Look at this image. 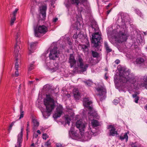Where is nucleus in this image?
I'll list each match as a JSON object with an SVG mask.
<instances>
[{"label":"nucleus","mask_w":147,"mask_h":147,"mask_svg":"<svg viewBox=\"0 0 147 147\" xmlns=\"http://www.w3.org/2000/svg\"><path fill=\"white\" fill-rule=\"evenodd\" d=\"M37 132L39 134H41V132H40V130H37Z\"/></svg>","instance_id":"4d7b16f0"},{"label":"nucleus","mask_w":147,"mask_h":147,"mask_svg":"<svg viewBox=\"0 0 147 147\" xmlns=\"http://www.w3.org/2000/svg\"><path fill=\"white\" fill-rule=\"evenodd\" d=\"M70 137L73 139H80L84 141H88L90 140L93 134L94 136L96 135V133L93 132L91 130L89 129L86 131L84 135L81 134H78L74 128L71 127L69 132Z\"/></svg>","instance_id":"39448f33"},{"label":"nucleus","mask_w":147,"mask_h":147,"mask_svg":"<svg viewBox=\"0 0 147 147\" xmlns=\"http://www.w3.org/2000/svg\"><path fill=\"white\" fill-rule=\"evenodd\" d=\"M58 18H54L53 20V21L54 22H56L58 20Z\"/></svg>","instance_id":"3c124183"},{"label":"nucleus","mask_w":147,"mask_h":147,"mask_svg":"<svg viewBox=\"0 0 147 147\" xmlns=\"http://www.w3.org/2000/svg\"><path fill=\"white\" fill-rule=\"evenodd\" d=\"M57 96V93H52L46 94V97L44 100V103L45 106L47 110H42L41 111L43 117L47 118L50 115L52 110L55 107V99Z\"/></svg>","instance_id":"20e7f679"},{"label":"nucleus","mask_w":147,"mask_h":147,"mask_svg":"<svg viewBox=\"0 0 147 147\" xmlns=\"http://www.w3.org/2000/svg\"><path fill=\"white\" fill-rule=\"evenodd\" d=\"M98 92L97 96L101 101L104 100L106 97V92L105 88L104 86H100L96 88Z\"/></svg>","instance_id":"ddd939ff"},{"label":"nucleus","mask_w":147,"mask_h":147,"mask_svg":"<svg viewBox=\"0 0 147 147\" xmlns=\"http://www.w3.org/2000/svg\"><path fill=\"white\" fill-rule=\"evenodd\" d=\"M68 62L70 64V67L71 68L76 65V61L75 59L73 54H71L70 55L69 59Z\"/></svg>","instance_id":"4be33fe9"},{"label":"nucleus","mask_w":147,"mask_h":147,"mask_svg":"<svg viewBox=\"0 0 147 147\" xmlns=\"http://www.w3.org/2000/svg\"><path fill=\"white\" fill-rule=\"evenodd\" d=\"M118 69L119 71V76L115 75L114 77V81L115 84L119 82L123 87L127 89L130 93L135 91L139 88L144 87H146V85L144 82H140L137 81V78L135 74L131 72L129 69L119 66Z\"/></svg>","instance_id":"f257e3e1"},{"label":"nucleus","mask_w":147,"mask_h":147,"mask_svg":"<svg viewBox=\"0 0 147 147\" xmlns=\"http://www.w3.org/2000/svg\"><path fill=\"white\" fill-rule=\"evenodd\" d=\"M48 53V50L44 53L41 56V58L45 62L44 66L45 68L51 72H54L56 71L58 69L59 65L56 63L53 64H51L47 62L49 58L47 56V54Z\"/></svg>","instance_id":"0eeeda50"},{"label":"nucleus","mask_w":147,"mask_h":147,"mask_svg":"<svg viewBox=\"0 0 147 147\" xmlns=\"http://www.w3.org/2000/svg\"><path fill=\"white\" fill-rule=\"evenodd\" d=\"M128 133H124L123 136H120L119 137V139L121 141L125 140V141L127 142L128 141V136L127 135Z\"/></svg>","instance_id":"c85d7f7f"},{"label":"nucleus","mask_w":147,"mask_h":147,"mask_svg":"<svg viewBox=\"0 0 147 147\" xmlns=\"http://www.w3.org/2000/svg\"><path fill=\"white\" fill-rule=\"evenodd\" d=\"M34 9V7H31V11H33V9Z\"/></svg>","instance_id":"680f3d73"},{"label":"nucleus","mask_w":147,"mask_h":147,"mask_svg":"<svg viewBox=\"0 0 147 147\" xmlns=\"http://www.w3.org/2000/svg\"><path fill=\"white\" fill-rule=\"evenodd\" d=\"M131 147H137L135 144L133 143H131Z\"/></svg>","instance_id":"49530a36"},{"label":"nucleus","mask_w":147,"mask_h":147,"mask_svg":"<svg viewBox=\"0 0 147 147\" xmlns=\"http://www.w3.org/2000/svg\"><path fill=\"white\" fill-rule=\"evenodd\" d=\"M144 34H145V35H146V32H144Z\"/></svg>","instance_id":"338daca9"},{"label":"nucleus","mask_w":147,"mask_h":147,"mask_svg":"<svg viewBox=\"0 0 147 147\" xmlns=\"http://www.w3.org/2000/svg\"><path fill=\"white\" fill-rule=\"evenodd\" d=\"M38 5L39 6V11L40 16L41 15V19L43 20L45 19L46 17V12L47 9V5L46 4H43L42 3H38Z\"/></svg>","instance_id":"4468645a"},{"label":"nucleus","mask_w":147,"mask_h":147,"mask_svg":"<svg viewBox=\"0 0 147 147\" xmlns=\"http://www.w3.org/2000/svg\"><path fill=\"white\" fill-rule=\"evenodd\" d=\"M117 24L112 32L107 31V34L109 41L111 38L119 43L126 41L129 36L127 26L129 24L130 18L127 13H119L117 15Z\"/></svg>","instance_id":"f03ea898"},{"label":"nucleus","mask_w":147,"mask_h":147,"mask_svg":"<svg viewBox=\"0 0 147 147\" xmlns=\"http://www.w3.org/2000/svg\"><path fill=\"white\" fill-rule=\"evenodd\" d=\"M73 93L76 99L78 100L80 99V94L77 88H75L73 90Z\"/></svg>","instance_id":"393cba45"},{"label":"nucleus","mask_w":147,"mask_h":147,"mask_svg":"<svg viewBox=\"0 0 147 147\" xmlns=\"http://www.w3.org/2000/svg\"><path fill=\"white\" fill-rule=\"evenodd\" d=\"M23 108V105L22 104H21L20 106V111L23 110L22 109Z\"/></svg>","instance_id":"603ef678"},{"label":"nucleus","mask_w":147,"mask_h":147,"mask_svg":"<svg viewBox=\"0 0 147 147\" xmlns=\"http://www.w3.org/2000/svg\"><path fill=\"white\" fill-rule=\"evenodd\" d=\"M145 109L147 110V104L146 105L145 107Z\"/></svg>","instance_id":"e2e57ef3"},{"label":"nucleus","mask_w":147,"mask_h":147,"mask_svg":"<svg viewBox=\"0 0 147 147\" xmlns=\"http://www.w3.org/2000/svg\"><path fill=\"white\" fill-rule=\"evenodd\" d=\"M51 143L50 140H49L47 142H46L45 144V146L46 147H51Z\"/></svg>","instance_id":"72a5a7b5"},{"label":"nucleus","mask_w":147,"mask_h":147,"mask_svg":"<svg viewBox=\"0 0 147 147\" xmlns=\"http://www.w3.org/2000/svg\"><path fill=\"white\" fill-rule=\"evenodd\" d=\"M23 131V128L22 127L21 132L18 135L17 142L16 144L15 147H21V144L22 143V141Z\"/></svg>","instance_id":"6ab92c4d"},{"label":"nucleus","mask_w":147,"mask_h":147,"mask_svg":"<svg viewBox=\"0 0 147 147\" xmlns=\"http://www.w3.org/2000/svg\"><path fill=\"white\" fill-rule=\"evenodd\" d=\"M67 42L68 44L70 45H72V43L71 41V40L70 38H67Z\"/></svg>","instance_id":"37998d69"},{"label":"nucleus","mask_w":147,"mask_h":147,"mask_svg":"<svg viewBox=\"0 0 147 147\" xmlns=\"http://www.w3.org/2000/svg\"><path fill=\"white\" fill-rule=\"evenodd\" d=\"M34 143H32V144L31 145V146H34Z\"/></svg>","instance_id":"69168bd1"},{"label":"nucleus","mask_w":147,"mask_h":147,"mask_svg":"<svg viewBox=\"0 0 147 147\" xmlns=\"http://www.w3.org/2000/svg\"><path fill=\"white\" fill-rule=\"evenodd\" d=\"M20 117L19 118V119H20L22 118H23L24 117V112L23 110L20 111Z\"/></svg>","instance_id":"4c0bfd02"},{"label":"nucleus","mask_w":147,"mask_h":147,"mask_svg":"<svg viewBox=\"0 0 147 147\" xmlns=\"http://www.w3.org/2000/svg\"><path fill=\"white\" fill-rule=\"evenodd\" d=\"M15 36L16 43L15 45L14 53L16 58L15 68L16 71L15 72V75L16 76H18L19 75V73L18 70L19 65L18 61L20 57V55L19 53V49H20V46L19 45L20 43V32H17Z\"/></svg>","instance_id":"423d86ee"},{"label":"nucleus","mask_w":147,"mask_h":147,"mask_svg":"<svg viewBox=\"0 0 147 147\" xmlns=\"http://www.w3.org/2000/svg\"><path fill=\"white\" fill-rule=\"evenodd\" d=\"M87 124L82 121L81 120L77 121L76 123V127L78 129L80 134L84 135V131L86 128Z\"/></svg>","instance_id":"2eb2a0df"},{"label":"nucleus","mask_w":147,"mask_h":147,"mask_svg":"<svg viewBox=\"0 0 147 147\" xmlns=\"http://www.w3.org/2000/svg\"><path fill=\"white\" fill-rule=\"evenodd\" d=\"M37 44V42H32L30 44V47H28L29 54H30L33 52L34 50L35 49V47Z\"/></svg>","instance_id":"5701e85b"},{"label":"nucleus","mask_w":147,"mask_h":147,"mask_svg":"<svg viewBox=\"0 0 147 147\" xmlns=\"http://www.w3.org/2000/svg\"><path fill=\"white\" fill-rule=\"evenodd\" d=\"M92 53L93 56L94 57H96L98 56V54L97 53L93 51L92 52Z\"/></svg>","instance_id":"58836bf2"},{"label":"nucleus","mask_w":147,"mask_h":147,"mask_svg":"<svg viewBox=\"0 0 147 147\" xmlns=\"http://www.w3.org/2000/svg\"><path fill=\"white\" fill-rule=\"evenodd\" d=\"M111 5V4H110V3L109 4V5H107V7H106L107 9H108V7Z\"/></svg>","instance_id":"13d9d810"},{"label":"nucleus","mask_w":147,"mask_h":147,"mask_svg":"<svg viewBox=\"0 0 147 147\" xmlns=\"http://www.w3.org/2000/svg\"><path fill=\"white\" fill-rule=\"evenodd\" d=\"M97 23L95 21H93L90 24V26L89 27V31L90 34H94L93 33L96 32L98 30Z\"/></svg>","instance_id":"f3484780"},{"label":"nucleus","mask_w":147,"mask_h":147,"mask_svg":"<svg viewBox=\"0 0 147 147\" xmlns=\"http://www.w3.org/2000/svg\"><path fill=\"white\" fill-rule=\"evenodd\" d=\"M88 116H89V119H90V120H91V119H90V118H91L92 117L93 118H97V119H98V115H97V117H95L93 116H90V115L88 113Z\"/></svg>","instance_id":"c03bdc74"},{"label":"nucleus","mask_w":147,"mask_h":147,"mask_svg":"<svg viewBox=\"0 0 147 147\" xmlns=\"http://www.w3.org/2000/svg\"><path fill=\"white\" fill-rule=\"evenodd\" d=\"M89 65L88 64H82V66L79 65L78 66L82 72H84L86 71L88 68V67Z\"/></svg>","instance_id":"bb28decb"},{"label":"nucleus","mask_w":147,"mask_h":147,"mask_svg":"<svg viewBox=\"0 0 147 147\" xmlns=\"http://www.w3.org/2000/svg\"><path fill=\"white\" fill-rule=\"evenodd\" d=\"M115 62L116 64H118L119 63V62H120L119 60L118 59H117V60H116Z\"/></svg>","instance_id":"5fc2aeb1"},{"label":"nucleus","mask_w":147,"mask_h":147,"mask_svg":"<svg viewBox=\"0 0 147 147\" xmlns=\"http://www.w3.org/2000/svg\"><path fill=\"white\" fill-rule=\"evenodd\" d=\"M56 147H62V145L60 143L56 144Z\"/></svg>","instance_id":"de8ad7c7"},{"label":"nucleus","mask_w":147,"mask_h":147,"mask_svg":"<svg viewBox=\"0 0 147 147\" xmlns=\"http://www.w3.org/2000/svg\"><path fill=\"white\" fill-rule=\"evenodd\" d=\"M63 113V108L62 106L59 105L58 107L56 109V111L53 115L54 118L57 119L60 117Z\"/></svg>","instance_id":"aec40b11"},{"label":"nucleus","mask_w":147,"mask_h":147,"mask_svg":"<svg viewBox=\"0 0 147 147\" xmlns=\"http://www.w3.org/2000/svg\"><path fill=\"white\" fill-rule=\"evenodd\" d=\"M136 64L140 66L147 65V59L144 57H138L135 61Z\"/></svg>","instance_id":"dca6fc26"},{"label":"nucleus","mask_w":147,"mask_h":147,"mask_svg":"<svg viewBox=\"0 0 147 147\" xmlns=\"http://www.w3.org/2000/svg\"><path fill=\"white\" fill-rule=\"evenodd\" d=\"M134 35L132 36V39L134 41L135 40H136V42H135V48L138 47V45H141L144 44V40L141 37V35L142 34V32L138 30H136L133 32Z\"/></svg>","instance_id":"9d476101"},{"label":"nucleus","mask_w":147,"mask_h":147,"mask_svg":"<svg viewBox=\"0 0 147 147\" xmlns=\"http://www.w3.org/2000/svg\"><path fill=\"white\" fill-rule=\"evenodd\" d=\"M111 9H110V10L107 11V14H109L110 13V12H111Z\"/></svg>","instance_id":"bf43d9fd"},{"label":"nucleus","mask_w":147,"mask_h":147,"mask_svg":"<svg viewBox=\"0 0 147 147\" xmlns=\"http://www.w3.org/2000/svg\"><path fill=\"white\" fill-rule=\"evenodd\" d=\"M34 61H32L29 65L28 66V69L29 71H31L34 69Z\"/></svg>","instance_id":"473e14b6"},{"label":"nucleus","mask_w":147,"mask_h":147,"mask_svg":"<svg viewBox=\"0 0 147 147\" xmlns=\"http://www.w3.org/2000/svg\"><path fill=\"white\" fill-rule=\"evenodd\" d=\"M80 0H65L64 4L68 10V15L71 17L70 21L73 24L71 26V29H73L74 32L76 33L74 35V38H80V36H83L82 34H80V24L77 17L78 16L76 13L74 8L72 5V4L78 5Z\"/></svg>","instance_id":"7ed1b4c3"},{"label":"nucleus","mask_w":147,"mask_h":147,"mask_svg":"<svg viewBox=\"0 0 147 147\" xmlns=\"http://www.w3.org/2000/svg\"><path fill=\"white\" fill-rule=\"evenodd\" d=\"M132 97L133 98H136L137 97H138V96L137 95V94H133L132 95Z\"/></svg>","instance_id":"864d4df0"},{"label":"nucleus","mask_w":147,"mask_h":147,"mask_svg":"<svg viewBox=\"0 0 147 147\" xmlns=\"http://www.w3.org/2000/svg\"><path fill=\"white\" fill-rule=\"evenodd\" d=\"M139 100V97H137L136 98H135L134 101L136 103H138V101Z\"/></svg>","instance_id":"09e8293b"},{"label":"nucleus","mask_w":147,"mask_h":147,"mask_svg":"<svg viewBox=\"0 0 147 147\" xmlns=\"http://www.w3.org/2000/svg\"><path fill=\"white\" fill-rule=\"evenodd\" d=\"M33 81H29V84H31L33 83Z\"/></svg>","instance_id":"052dcab7"},{"label":"nucleus","mask_w":147,"mask_h":147,"mask_svg":"<svg viewBox=\"0 0 147 147\" xmlns=\"http://www.w3.org/2000/svg\"><path fill=\"white\" fill-rule=\"evenodd\" d=\"M91 123L92 126L93 127L92 129L90 127H89L88 128L87 131H88L89 129H90V130H91L92 132H94L96 133V135H95V136H96L97 134L96 132V130L94 128V127L99 126L100 125V123L98 121L93 119L92 120ZM92 136H95L93 134L92 135Z\"/></svg>","instance_id":"a211bd4d"},{"label":"nucleus","mask_w":147,"mask_h":147,"mask_svg":"<svg viewBox=\"0 0 147 147\" xmlns=\"http://www.w3.org/2000/svg\"><path fill=\"white\" fill-rule=\"evenodd\" d=\"M74 116V114L73 113L70 116L69 115H65V123H66L67 124L69 125L70 123V121L71 120L73 119V116Z\"/></svg>","instance_id":"a878e982"},{"label":"nucleus","mask_w":147,"mask_h":147,"mask_svg":"<svg viewBox=\"0 0 147 147\" xmlns=\"http://www.w3.org/2000/svg\"><path fill=\"white\" fill-rule=\"evenodd\" d=\"M104 45L105 48L107 53H109L111 51L112 49L110 48L107 42L106 41L104 42Z\"/></svg>","instance_id":"c756f323"},{"label":"nucleus","mask_w":147,"mask_h":147,"mask_svg":"<svg viewBox=\"0 0 147 147\" xmlns=\"http://www.w3.org/2000/svg\"><path fill=\"white\" fill-rule=\"evenodd\" d=\"M48 137V136L46 134H44L42 135V138L43 139L46 140Z\"/></svg>","instance_id":"a19ab883"},{"label":"nucleus","mask_w":147,"mask_h":147,"mask_svg":"<svg viewBox=\"0 0 147 147\" xmlns=\"http://www.w3.org/2000/svg\"><path fill=\"white\" fill-rule=\"evenodd\" d=\"M16 17H14L12 16V18H11V21H10V25L11 26H12L13 25L15 21L16 20Z\"/></svg>","instance_id":"f704fd0d"},{"label":"nucleus","mask_w":147,"mask_h":147,"mask_svg":"<svg viewBox=\"0 0 147 147\" xmlns=\"http://www.w3.org/2000/svg\"><path fill=\"white\" fill-rule=\"evenodd\" d=\"M32 122L33 123V127L32 129L34 131H35L37 129V127L39 125V122L36 119L34 118L32 119Z\"/></svg>","instance_id":"b1692460"},{"label":"nucleus","mask_w":147,"mask_h":147,"mask_svg":"<svg viewBox=\"0 0 147 147\" xmlns=\"http://www.w3.org/2000/svg\"><path fill=\"white\" fill-rule=\"evenodd\" d=\"M134 11L135 13L142 18H143V15L141 11L137 9H135Z\"/></svg>","instance_id":"2f4dec72"},{"label":"nucleus","mask_w":147,"mask_h":147,"mask_svg":"<svg viewBox=\"0 0 147 147\" xmlns=\"http://www.w3.org/2000/svg\"><path fill=\"white\" fill-rule=\"evenodd\" d=\"M119 102V98H118L117 99H115L113 100V103L116 105H117Z\"/></svg>","instance_id":"ea45409f"},{"label":"nucleus","mask_w":147,"mask_h":147,"mask_svg":"<svg viewBox=\"0 0 147 147\" xmlns=\"http://www.w3.org/2000/svg\"><path fill=\"white\" fill-rule=\"evenodd\" d=\"M47 50L50 51L49 57L50 60H55L59 57V51L55 43L52 44Z\"/></svg>","instance_id":"9b49d317"},{"label":"nucleus","mask_w":147,"mask_h":147,"mask_svg":"<svg viewBox=\"0 0 147 147\" xmlns=\"http://www.w3.org/2000/svg\"><path fill=\"white\" fill-rule=\"evenodd\" d=\"M36 81H38L39 80V79L38 78H36Z\"/></svg>","instance_id":"774afa93"},{"label":"nucleus","mask_w":147,"mask_h":147,"mask_svg":"<svg viewBox=\"0 0 147 147\" xmlns=\"http://www.w3.org/2000/svg\"><path fill=\"white\" fill-rule=\"evenodd\" d=\"M107 128L109 130L110 136H114L115 135H117V132L115 131V129L113 125H108Z\"/></svg>","instance_id":"412c9836"},{"label":"nucleus","mask_w":147,"mask_h":147,"mask_svg":"<svg viewBox=\"0 0 147 147\" xmlns=\"http://www.w3.org/2000/svg\"><path fill=\"white\" fill-rule=\"evenodd\" d=\"M55 0H53V1L51 2V5H52L54 4L55 3Z\"/></svg>","instance_id":"6e6d98bb"},{"label":"nucleus","mask_w":147,"mask_h":147,"mask_svg":"<svg viewBox=\"0 0 147 147\" xmlns=\"http://www.w3.org/2000/svg\"><path fill=\"white\" fill-rule=\"evenodd\" d=\"M85 82L87 84L88 86H90L92 84V82H88L87 81H85Z\"/></svg>","instance_id":"a18cd8bd"},{"label":"nucleus","mask_w":147,"mask_h":147,"mask_svg":"<svg viewBox=\"0 0 147 147\" xmlns=\"http://www.w3.org/2000/svg\"><path fill=\"white\" fill-rule=\"evenodd\" d=\"M86 1V0H82V2H84Z\"/></svg>","instance_id":"0e129e2a"},{"label":"nucleus","mask_w":147,"mask_h":147,"mask_svg":"<svg viewBox=\"0 0 147 147\" xmlns=\"http://www.w3.org/2000/svg\"><path fill=\"white\" fill-rule=\"evenodd\" d=\"M15 122H13L9 126V129H8L9 131H10L11 130L12 127L14 125Z\"/></svg>","instance_id":"79ce46f5"},{"label":"nucleus","mask_w":147,"mask_h":147,"mask_svg":"<svg viewBox=\"0 0 147 147\" xmlns=\"http://www.w3.org/2000/svg\"><path fill=\"white\" fill-rule=\"evenodd\" d=\"M18 8H16L15 10L13 11V13L12 14V16L14 17H16V15L17 13V11L18 10Z\"/></svg>","instance_id":"c9c22d12"},{"label":"nucleus","mask_w":147,"mask_h":147,"mask_svg":"<svg viewBox=\"0 0 147 147\" xmlns=\"http://www.w3.org/2000/svg\"><path fill=\"white\" fill-rule=\"evenodd\" d=\"M92 36L91 42L95 50L98 51H101L102 49L100 43V41L102 39L101 34L97 32L92 34Z\"/></svg>","instance_id":"6e6552de"},{"label":"nucleus","mask_w":147,"mask_h":147,"mask_svg":"<svg viewBox=\"0 0 147 147\" xmlns=\"http://www.w3.org/2000/svg\"><path fill=\"white\" fill-rule=\"evenodd\" d=\"M29 121H28L27 122V128H26V133L27 135H28V132L29 131Z\"/></svg>","instance_id":"e433bc0d"},{"label":"nucleus","mask_w":147,"mask_h":147,"mask_svg":"<svg viewBox=\"0 0 147 147\" xmlns=\"http://www.w3.org/2000/svg\"><path fill=\"white\" fill-rule=\"evenodd\" d=\"M83 105L84 107L88 109L89 112L88 113L90 115L95 117H97V113L93 108L92 105V102L88 98H85L83 100Z\"/></svg>","instance_id":"1a4fd4ad"},{"label":"nucleus","mask_w":147,"mask_h":147,"mask_svg":"<svg viewBox=\"0 0 147 147\" xmlns=\"http://www.w3.org/2000/svg\"><path fill=\"white\" fill-rule=\"evenodd\" d=\"M38 136V134H34L33 135V138H36Z\"/></svg>","instance_id":"8fccbe9b"},{"label":"nucleus","mask_w":147,"mask_h":147,"mask_svg":"<svg viewBox=\"0 0 147 147\" xmlns=\"http://www.w3.org/2000/svg\"><path fill=\"white\" fill-rule=\"evenodd\" d=\"M38 24H34L33 28L35 33V35L36 37H39L40 34H45L48 31L47 27L44 26H39L38 27Z\"/></svg>","instance_id":"f8f14e48"},{"label":"nucleus","mask_w":147,"mask_h":147,"mask_svg":"<svg viewBox=\"0 0 147 147\" xmlns=\"http://www.w3.org/2000/svg\"><path fill=\"white\" fill-rule=\"evenodd\" d=\"M76 63L77 66L80 65L82 66V64H83L84 61L82 57L80 55H78L77 58Z\"/></svg>","instance_id":"cd10ccee"},{"label":"nucleus","mask_w":147,"mask_h":147,"mask_svg":"<svg viewBox=\"0 0 147 147\" xmlns=\"http://www.w3.org/2000/svg\"><path fill=\"white\" fill-rule=\"evenodd\" d=\"M81 47L83 51L85 53H88V46L85 45H82L80 46Z\"/></svg>","instance_id":"7c9ffc66"}]
</instances>
